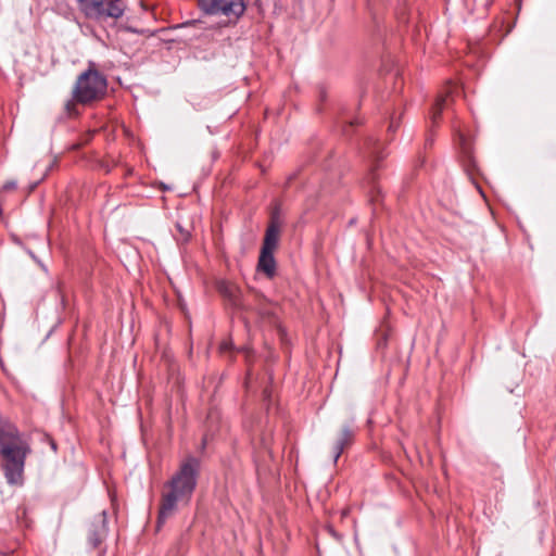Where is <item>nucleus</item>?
<instances>
[{
    "mask_svg": "<svg viewBox=\"0 0 556 556\" xmlns=\"http://www.w3.org/2000/svg\"><path fill=\"white\" fill-rule=\"evenodd\" d=\"M108 535L106 513L103 510L94 516L88 529V542L97 548Z\"/></svg>",
    "mask_w": 556,
    "mask_h": 556,
    "instance_id": "423d86ee",
    "label": "nucleus"
},
{
    "mask_svg": "<svg viewBox=\"0 0 556 556\" xmlns=\"http://www.w3.org/2000/svg\"><path fill=\"white\" fill-rule=\"evenodd\" d=\"M106 88V78L96 68L94 63H90L89 67L77 77L72 90V99L64 104L66 114L76 115V104L88 105L102 99Z\"/></svg>",
    "mask_w": 556,
    "mask_h": 556,
    "instance_id": "7ed1b4c3",
    "label": "nucleus"
},
{
    "mask_svg": "<svg viewBox=\"0 0 556 556\" xmlns=\"http://www.w3.org/2000/svg\"><path fill=\"white\" fill-rule=\"evenodd\" d=\"M202 11L211 15H223L238 21L247 10L243 0H198Z\"/></svg>",
    "mask_w": 556,
    "mask_h": 556,
    "instance_id": "39448f33",
    "label": "nucleus"
},
{
    "mask_svg": "<svg viewBox=\"0 0 556 556\" xmlns=\"http://www.w3.org/2000/svg\"><path fill=\"white\" fill-rule=\"evenodd\" d=\"M346 515H348V509H344V510L342 511V516L344 517V516H346Z\"/></svg>",
    "mask_w": 556,
    "mask_h": 556,
    "instance_id": "2eb2a0df",
    "label": "nucleus"
},
{
    "mask_svg": "<svg viewBox=\"0 0 556 556\" xmlns=\"http://www.w3.org/2000/svg\"><path fill=\"white\" fill-rule=\"evenodd\" d=\"M30 452L28 439L13 422L0 417V458L9 484H22L25 460Z\"/></svg>",
    "mask_w": 556,
    "mask_h": 556,
    "instance_id": "f03ea898",
    "label": "nucleus"
},
{
    "mask_svg": "<svg viewBox=\"0 0 556 556\" xmlns=\"http://www.w3.org/2000/svg\"><path fill=\"white\" fill-rule=\"evenodd\" d=\"M200 462L188 456L179 466L178 471L168 480L162 491L157 516V528L172 517L180 505H187L197 486Z\"/></svg>",
    "mask_w": 556,
    "mask_h": 556,
    "instance_id": "f257e3e1",
    "label": "nucleus"
},
{
    "mask_svg": "<svg viewBox=\"0 0 556 556\" xmlns=\"http://www.w3.org/2000/svg\"><path fill=\"white\" fill-rule=\"evenodd\" d=\"M455 89H456V86L448 85L446 87L445 91L438 97V99L432 108V112H431V119H432L433 124H435L438 122V119L440 118L442 111L447 105V99L455 91Z\"/></svg>",
    "mask_w": 556,
    "mask_h": 556,
    "instance_id": "9d476101",
    "label": "nucleus"
},
{
    "mask_svg": "<svg viewBox=\"0 0 556 556\" xmlns=\"http://www.w3.org/2000/svg\"><path fill=\"white\" fill-rule=\"evenodd\" d=\"M396 127H397V125H395V123H394V122H391V123H390V126H389V129H390V130H395V128H396Z\"/></svg>",
    "mask_w": 556,
    "mask_h": 556,
    "instance_id": "f8f14e48",
    "label": "nucleus"
},
{
    "mask_svg": "<svg viewBox=\"0 0 556 556\" xmlns=\"http://www.w3.org/2000/svg\"><path fill=\"white\" fill-rule=\"evenodd\" d=\"M354 434L355 431L351 428V426H343L332 447L334 462L338 460L344 448L352 444Z\"/></svg>",
    "mask_w": 556,
    "mask_h": 556,
    "instance_id": "6e6552de",
    "label": "nucleus"
},
{
    "mask_svg": "<svg viewBox=\"0 0 556 556\" xmlns=\"http://www.w3.org/2000/svg\"><path fill=\"white\" fill-rule=\"evenodd\" d=\"M79 11L89 20L106 22L118 20L126 11L124 0H76Z\"/></svg>",
    "mask_w": 556,
    "mask_h": 556,
    "instance_id": "20e7f679",
    "label": "nucleus"
},
{
    "mask_svg": "<svg viewBox=\"0 0 556 556\" xmlns=\"http://www.w3.org/2000/svg\"><path fill=\"white\" fill-rule=\"evenodd\" d=\"M227 349H228V344H227V343H223V344L220 345V350H222V351H225V350H227Z\"/></svg>",
    "mask_w": 556,
    "mask_h": 556,
    "instance_id": "ddd939ff",
    "label": "nucleus"
},
{
    "mask_svg": "<svg viewBox=\"0 0 556 556\" xmlns=\"http://www.w3.org/2000/svg\"><path fill=\"white\" fill-rule=\"evenodd\" d=\"M277 263L274 256V252L261 250L257 270L262 271L268 278H273L276 275Z\"/></svg>",
    "mask_w": 556,
    "mask_h": 556,
    "instance_id": "1a4fd4ad",
    "label": "nucleus"
},
{
    "mask_svg": "<svg viewBox=\"0 0 556 556\" xmlns=\"http://www.w3.org/2000/svg\"><path fill=\"white\" fill-rule=\"evenodd\" d=\"M281 225L278 211L273 212L261 250L275 252L279 243Z\"/></svg>",
    "mask_w": 556,
    "mask_h": 556,
    "instance_id": "0eeeda50",
    "label": "nucleus"
},
{
    "mask_svg": "<svg viewBox=\"0 0 556 556\" xmlns=\"http://www.w3.org/2000/svg\"><path fill=\"white\" fill-rule=\"evenodd\" d=\"M372 191H377V194L380 193V190L378 188H376V187H374ZM377 201H378V195L371 194L370 195V202L371 203H376Z\"/></svg>",
    "mask_w": 556,
    "mask_h": 556,
    "instance_id": "9b49d317",
    "label": "nucleus"
},
{
    "mask_svg": "<svg viewBox=\"0 0 556 556\" xmlns=\"http://www.w3.org/2000/svg\"><path fill=\"white\" fill-rule=\"evenodd\" d=\"M51 447L55 451L56 450V445L54 442H51Z\"/></svg>",
    "mask_w": 556,
    "mask_h": 556,
    "instance_id": "4468645a",
    "label": "nucleus"
}]
</instances>
